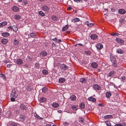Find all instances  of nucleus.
Instances as JSON below:
<instances>
[{
	"label": "nucleus",
	"instance_id": "35",
	"mask_svg": "<svg viewBox=\"0 0 126 126\" xmlns=\"http://www.w3.org/2000/svg\"><path fill=\"white\" fill-rule=\"evenodd\" d=\"M19 124L17 123L13 122L10 124V126H18Z\"/></svg>",
	"mask_w": 126,
	"mask_h": 126
},
{
	"label": "nucleus",
	"instance_id": "34",
	"mask_svg": "<svg viewBox=\"0 0 126 126\" xmlns=\"http://www.w3.org/2000/svg\"><path fill=\"white\" fill-rule=\"evenodd\" d=\"M79 21V18H76L72 19V20L71 21L74 23H75Z\"/></svg>",
	"mask_w": 126,
	"mask_h": 126
},
{
	"label": "nucleus",
	"instance_id": "24",
	"mask_svg": "<svg viewBox=\"0 0 126 126\" xmlns=\"http://www.w3.org/2000/svg\"><path fill=\"white\" fill-rule=\"evenodd\" d=\"M20 118L21 121H23L25 120L26 117L24 115L22 114L20 115Z\"/></svg>",
	"mask_w": 126,
	"mask_h": 126
},
{
	"label": "nucleus",
	"instance_id": "48",
	"mask_svg": "<svg viewBox=\"0 0 126 126\" xmlns=\"http://www.w3.org/2000/svg\"><path fill=\"white\" fill-rule=\"evenodd\" d=\"M115 126H126V124H124V126H123L121 124L119 123L116 124Z\"/></svg>",
	"mask_w": 126,
	"mask_h": 126
},
{
	"label": "nucleus",
	"instance_id": "55",
	"mask_svg": "<svg viewBox=\"0 0 126 126\" xmlns=\"http://www.w3.org/2000/svg\"><path fill=\"white\" fill-rule=\"evenodd\" d=\"M12 65V64H8L7 65V67L8 68H10Z\"/></svg>",
	"mask_w": 126,
	"mask_h": 126
},
{
	"label": "nucleus",
	"instance_id": "8",
	"mask_svg": "<svg viewBox=\"0 0 126 126\" xmlns=\"http://www.w3.org/2000/svg\"><path fill=\"white\" fill-rule=\"evenodd\" d=\"M8 42V39H2L1 40V42L4 45L6 44Z\"/></svg>",
	"mask_w": 126,
	"mask_h": 126
},
{
	"label": "nucleus",
	"instance_id": "53",
	"mask_svg": "<svg viewBox=\"0 0 126 126\" xmlns=\"http://www.w3.org/2000/svg\"><path fill=\"white\" fill-rule=\"evenodd\" d=\"M28 60L29 61H31L32 60V58L29 56H28Z\"/></svg>",
	"mask_w": 126,
	"mask_h": 126
},
{
	"label": "nucleus",
	"instance_id": "14",
	"mask_svg": "<svg viewBox=\"0 0 126 126\" xmlns=\"http://www.w3.org/2000/svg\"><path fill=\"white\" fill-rule=\"evenodd\" d=\"M119 13L121 14H124L126 12L125 10L123 9H119L118 10Z\"/></svg>",
	"mask_w": 126,
	"mask_h": 126
},
{
	"label": "nucleus",
	"instance_id": "56",
	"mask_svg": "<svg viewBox=\"0 0 126 126\" xmlns=\"http://www.w3.org/2000/svg\"><path fill=\"white\" fill-rule=\"evenodd\" d=\"M93 24L92 23H89L88 24H87V26L88 27H91L93 26Z\"/></svg>",
	"mask_w": 126,
	"mask_h": 126
},
{
	"label": "nucleus",
	"instance_id": "18",
	"mask_svg": "<svg viewBox=\"0 0 126 126\" xmlns=\"http://www.w3.org/2000/svg\"><path fill=\"white\" fill-rule=\"evenodd\" d=\"M86 79L84 78H81L80 80V82L82 83H84L86 82Z\"/></svg>",
	"mask_w": 126,
	"mask_h": 126
},
{
	"label": "nucleus",
	"instance_id": "47",
	"mask_svg": "<svg viewBox=\"0 0 126 126\" xmlns=\"http://www.w3.org/2000/svg\"><path fill=\"white\" fill-rule=\"evenodd\" d=\"M40 65L38 63H36L35 64V67L38 69L40 68Z\"/></svg>",
	"mask_w": 126,
	"mask_h": 126
},
{
	"label": "nucleus",
	"instance_id": "38",
	"mask_svg": "<svg viewBox=\"0 0 126 126\" xmlns=\"http://www.w3.org/2000/svg\"><path fill=\"white\" fill-rule=\"evenodd\" d=\"M68 28V25H65V26L63 27L62 29V31H65L67 30Z\"/></svg>",
	"mask_w": 126,
	"mask_h": 126
},
{
	"label": "nucleus",
	"instance_id": "49",
	"mask_svg": "<svg viewBox=\"0 0 126 126\" xmlns=\"http://www.w3.org/2000/svg\"><path fill=\"white\" fill-rule=\"evenodd\" d=\"M74 1L77 2H79L82 3L83 2L82 0H74Z\"/></svg>",
	"mask_w": 126,
	"mask_h": 126
},
{
	"label": "nucleus",
	"instance_id": "21",
	"mask_svg": "<svg viewBox=\"0 0 126 126\" xmlns=\"http://www.w3.org/2000/svg\"><path fill=\"white\" fill-rule=\"evenodd\" d=\"M52 106L54 108H56L58 107L59 104L57 103L54 102L52 104Z\"/></svg>",
	"mask_w": 126,
	"mask_h": 126
},
{
	"label": "nucleus",
	"instance_id": "16",
	"mask_svg": "<svg viewBox=\"0 0 126 126\" xmlns=\"http://www.w3.org/2000/svg\"><path fill=\"white\" fill-rule=\"evenodd\" d=\"M65 79L64 78H61L59 79V82L60 83H63L65 81Z\"/></svg>",
	"mask_w": 126,
	"mask_h": 126
},
{
	"label": "nucleus",
	"instance_id": "3",
	"mask_svg": "<svg viewBox=\"0 0 126 126\" xmlns=\"http://www.w3.org/2000/svg\"><path fill=\"white\" fill-rule=\"evenodd\" d=\"M26 105V103H22L20 105V107L22 110H26L27 108Z\"/></svg>",
	"mask_w": 126,
	"mask_h": 126
},
{
	"label": "nucleus",
	"instance_id": "11",
	"mask_svg": "<svg viewBox=\"0 0 126 126\" xmlns=\"http://www.w3.org/2000/svg\"><path fill=\"white\" fill-rule=\"evenodd\" d=\"M98 66V64L95 62H93L91 64V66L94 68H96Z\"/></svg>",
	"mask_w": 126,
	"mask_h": 126
},
{
	"label": "nucleus",
	"instance_id": "10",
	"mask_svg": "<svg viewBox=\"0 0 126 126\" xmlns=\"http://www.w3.org/2000/svg\"><path fill=\"white\" fill-rule=\"evenodd\" d=\"M71 108L73 110L77 111L78 109V106L77 105H72L71 106Z\"/></svg>",
	"mask_w": 126,
	"mask_h": 126
},
{
	"label": "nucleus",
	"instance_id": "60",
	"mask_svg": "<svg viewBox=\"0 0 126 126\" xmlns=\"http://www.w3.org/2000/svg\"><path fill=\"white\" fill-rule=\"evenodd\" d=\"M10 61L9 60H5L4 61V62L6 63H10Z\"/></svg>",
	"mask_w": 126,
	"mask_h": 126
},
{
	"label": "nucleus",
	"instance_id": "5",
	"mask_svg": "<svg viewBox=\"0 0 126 126\" xmlns=\"http://www.w3.org/2000/svg\"><path fill=\"white\" fill-rule=\"evenodd\" d=\"M116 74V73L115 71L114 70H112L109 73L108 75L109 77L112 78L113 77L115 76Z\"/></svg>",
	"mask_w": 126,
	"mask_h": 126
},
{
	"label": "nucleus",
	"instance_id": "25",
	"mask_svg": "<svg viewBox=\"0 0 126 126\" xmlns=\"http://www.w3.org/2000/svg\"><path fill=\"white\" fill-rule=\"evenodd\" d=\"M23 61L21 59H18L16 61V63L17 64L20 65L23 63Z\"/></svg>",
	"mask_w": 126,
	"mask_h": 126
},
{
	"label": "nucleus",
	"instance_id": "44",
	"mask_svg": "<svg viewBox=\"0 0 126 126\" xmlns=\"http://www.w3.org/2000/svg\"><path fill=\"white\" fill-rule=\"evenodd\" d=\"M105 122L106 124V125L107 126H111V124L110 121H105Z\"/></svg>",
	"mask_w": 126,
	"mask_h": 126
},
{
	"label": "nucleus",
	"instance_id": "59",
	"mask_svg": "<svg viewBox=\"0 0 126 126\" xmlns=\"http://www.w3.org/2000/svg\"><path fill=\"white\" fill-rule=\"evenodd\" d=\"M72 9V7H68L67 8V10H69V11H70V10H71Z\"/></svg>",
	"mask_w": 126,
	"mask_h": 126
},
{
	"label": "nucleus",
	"instance_id": "30",
	"mask_svg": "<svg viewBox=\"0 0 126 126\" xmlns=\"http://www.w3.org/2000/svg\"><path fill=\"white\" fill-rule=\"evenodd\" d=\"M13 30L15 32H16L18 31V28L16 25H14L13 26Z\"/></svg>",
	"mask_w": 126,
	"mask_h": 126
},
{
	"label": "nucleus",
	"instance_id": "7",
	"mask_svg": "<svg viewBox=\"0 0 126 126\" xmlns=\"http://www.w3.org/2000/svg\"><path fill=\"white\" fill-rule=\"evenodd\" d=\"M40 54L41 56L45 57L47 55V53L45 51H42L40 52Z\"/></svg>",
	"mask_w": 126,
	"mask_h": 126
},
{
	"label": "nucleus",
	"instance_id": "1",
	"mask_svg": "<svg viewBox=\"0 0 126 126\" xmlns=\"http://www.w3.org/2000/svg\"><path fill=\"white\" fill-rule=\"evenodd\" d=\"M110 59L112 63V65L115 67L116 66H117V63L115 57L114 56H111Z\"/></svg>",
	"mask_w": 126,
	"mask_h": 126
},
{
	"label": "nucleus",
	"instance_id": "31",
	"mask_svg": "<svg viewBox=\"0 0 126 126\" xmlns=\"http://www.w3.org/2000/svg\"><path fill=\"white\" fill-rule=\"evenodd\" d=\"M88 99L89 100L92 102H94L96 100V99L95 98L91 97H89Z\"/></svg>",
	"mask_w": 126,
	"mask_h": 126
},
{
	"label": "nucleus",
	"instance_id": "19",
	"mask_svg": "<svg viewBox=\"0 0 126 126\" xmlns=\"http://www.w3.org/2000/svg\"><path fill=\"white\" fill-rule=\"evenodd\" d=\"M12 10L15 12H17L19 10V8L16 6H14L12 7Z\"/></svg>",
	"mask_w": 126,
	"mask_h": 126
},
{
	"label": "nucleus",
	"instance_id": "12",
	"mask_svg": "<svg viewBox=\"0 0 126 126\" xmlns=\"http://www.w3.org/2000/svg\"><path fill=\"white\" fill-rule=\"evenodd\" d=\"M26 89L28 91H31L32 89V87L31 85H28L27 86Z\"/></svg>",
	"mask_w": 126,
	"mask_h": 126
},
{
	"label": "nucleus",
	"instance_id": "54",
	"mask_svg": "<svg viewBox=\"0 0 126 126\" xmlns=\"http://www.w3.org/2000/svg\"><path fill=\"white\" fill-rule=\"evenodd\" d=\"M69 125V124L67 122H65L63 123V125L65 126H67Z\"/></svg>",
	"mask_w": 126,
	"mask_h": 126
},
{
	"label": "nucleus",
	"instance_id": "6",
	"mask_svg": "<svg viewBox=\"0 0 126 126\" xmlns=\"http://www.w3.org/2000/svg\"><path fill=\"white\" fill-rule=\"evenodd\" d=\"M116 41L118 43H119L121 45H122L124 43L123 40L120 38H117L116 39Z\"/></svg>",
	"mask_w": 126,
	"mask_h": 126
},
{
	"label": "nucleus",
	"instance_id": "26",
	"mask_svg": "<svg viewBox=\"0 0 126 126\" xmlns=\"http://www.w3.org/2000/svg\"><path fill=\"white\" fill-rule=\"evenodd\" d=\"M17 94V92L16 91L14 88H12V90L11 94Z\"/></svg>",
	"mask_w": 126,
	"mask_h": 126
},
{
	"label": "nucleus",
	"instance_id": "46",
	"mask_svg": "<svg viewBox=\"0 0 126 126\" xmlns=\"http://www.w3.org/2000/svg\"><path fill=\"white\" fill-rule=\"evenodd\" d=\"M0 76L4 80H5L6 79V76L4 74H0Z\"/></svg>",
	"mask_w": 126,
	"mask_h": 126
},
{
	"label": "nucleus",
	"instance_id": "63",
	"mask_svg": "<svg viewBox=\"0 0 126 126\" xmlns=\"http://www.w3.org/2000/svg\"><path fill=\"white\" fill-rule=\"evenodd\" d=\"M58 112L59 113H62V111L61 110H58Z\"/></svg>",
	"mask_w": 126,
	"mask_h": 126
},
{
	"label": "nucleus",
	"instance_id": "57",
	"mask_svg": "<svg viewBox=\"0 0 126 126\" xmlns=\"http://www.w3.org/2000/svg\"><path fill=\"white\" fill-rule=\"evenodd\" d=\"M17 95H11L12 96V97H13L15 99L17 97Z\"/></svg>",
	"mask_w": 126,
	"mask_h": 126
},
{
	"label": "nucleus",
	"instance_id": "33",
	"mask_svg": "<svg viewBox=\"0 0 126 126\" xmlns=\"http://www.w3.org/2000/svg\"><path fill=\"white\" fill-rule=\"evenodd\" d=\"M15 19L16 20H19L20 19V16L18 15H15L14 16Z\"/></svg>",
	"mask_w": 126,
	"mask_h": 126
},
{
	"label": "nucleus",
	"instance_id": "37",
	"mask_svg": "<svg viewBox=\"0 0 126 126\" xmlns=\"http://www.w3.org/2000/svg\"><path fill=\"white\" fill-rule=\"evenodd\" d=\"M46 101V98L44 97H42L40 99V101L41 102H44Z\"/></svg>",
	"mask_w": 126,
	"mask_h": 126
},
{
	"label": "nucleus",
	"instance_id": "17",
	"mask_svg": "<svg viewBox=\"0 0 126 126\" xmlns=\"http://www.w3.org/2000/svg\"><path fill=\"white\" fill-rule=\"evenodd\" d=\"M96 47L97 49L98 50H100L103 48V46L100 44H99L96 46Z\"/></svg>",
	"mask_w": 126,
	"mask_h": 126
},
{
	"label": "nucleus",
	"instance_id": "29",
	"mask_svg": "<svg viewBox=\"0 0 126 126\" xmlns=\"http://www.w3.org/2000/svg\"><path fill=\"white\" fill-rule=\"evenodd\" d=\"M70 99L71 100L74 101L76 99V97L75 95H72L70 97Z\"/></svg>",
	"mask_w": 126,
	"mask_h": 126
},
{
	"label": "nucleus",
	"instance_id": "43",
	"mask_svg": "<svg viewBox=\"0 0 126 126\" xmlns=\"http://www.w3.org/2000/svg\"><path fill=\"white\" fill-rule=\"evenodd\" d=\"M42 92L44 93L46 92L47 91V89L46 87H44L42 89Z\"/></svg>",
	"mask_w": 126,
	"mask_h": 126
},
{
	"label": "nucleus",
	"instance_id": "23",
	"mask_svg": "<svg viewBox=\"0 0 126 126\" xmlns=\"http://www.w3.org/2000/svg\"><path fill=\"white\" fill-rule=\"evenodd\" d=\"M10 34L8 32H3L2 33V35L3 37H7Z\"/></svg>",
	"mask_w": 126,
	"mask_h": 126
},
{
	"label": "nucleus",
	"instance_id": "51",
	"mask_svg": "<svg viewBox=\"0 0 126 126\" xmlns=\"http://www.w3.org/2000/svg\"><path fill=\"white\" fill-rule=\"evenodd\" d=\"M35 117L39 119H43V118H42L41 117H40L38 115H37L36 114Z\"/></svg>",
	"mask_w": 126,
	"mask_h": 126
},
{
	"label": "nucleus",
	"instance_id": "40",
	"mask_svg": "<svg viewBox=\"0 0 126 126\" xmlns=\"http://www.w3.org/2000/svg\"><path fill=\"white\" fill-rule=\"evenodd\" d=\"M38 14L42 16H44L45 15V14L41 11H39L38 12Z\"/></svg>",
	"mask_w": 126,
	"mask_h": 126
},
{
	"label": "nucleus",
	"instance_id": "52",
	"mask_svg": "<svg viewBox=\"0 0 126 126\" xmlns=\"http://www.w3.org/2000/svg\"><path fill=\"white\" fill-rule=\"evenodd\" d=\"M10 96L11 97L10 99L11 101L13 102L15 101V99H14V98L13 97H12V96H11V95Z\"/></svg>",
	"mask_w": 126,
	"mask_h": 126
},
{
	"label": "nucleus",
	"instance_id": "2",
	"mask_svg": "<svg viewBox=\"0 0 126 126\" xmlns=\"http://www.w3.org/2000/svg\"><path fill=\"white\" fill-rule=\"evenodd\" d=\"M92 87L94 90H100L101 89L100 86L96 84H93L92 86Z\"/></svg>",
	"mask_w": 126,
	"mask_h": 126
},
{
	"label": "nucleus",
	"instance_id": "4",
	"mask_svg": "<svg viewBox=\"0 0 126 126\" xmlns=\"http://www.w3.org/2000/svg\"><path fill=\"white\" fill-rule=\"evenodd\" d=\"M68 66L64 63L61 64L60 66V68L63 70H66L68 68Z\"/></svg>",
	"mask_w": 126,
	"mask_h": 126
},
{
	"label": "nucleus",
	"instance_id": "32",
	"mask_svg": "<svg viewBox=\"0 0 126 126\" xmlns=\"http://www.w3.org/2000/svg\"><path fill=\"white\" fill-rule=\"evenodd\" d=\"M52 19L55 21H56L58 19V17L56 16H53L51 17Z\"/></svg>",
	"mask_w": 126,
	"mask_h": 126
},
{
	"label": "nucleus",
	"instance_id": "13",
	"mask_svg": "<svg viewBox=\"0 0 126 126\" xmlns=\"http://www.w3.org/2000/svg\"><path fill=\"white\" fill-rule=\"evenodd\" d=\"M97 35L95 34H92L90 36V38L93 40L96 39L97 38Z\"/></svg>",
	"mask_w": 126,
	"mask_h": 126
},
{
	"label": "nucleus",
	"instance_id": "41",
	"mask_svg": "<svg viewBox=\"0 0 126 126\" xmlns=\"http://www.w3.org/2000/svg\"><path fill=\"white\" fill-rule=\"evenodd\" d=\"M110 35L112 36H118V35H120V34L118 33H116L114 32L111 33L110 34Z\"/></svg>",
	"mask_w": 126,
	"mask_h": 126
},
{
	"label": "nucleus",
	"instance_id": "50",
	"mask_svg": "<svg viewBox=\"0 0 126 126\" xmlns=\"http://www.w3.org/2000/svg\"><path fill=\"white\" fill-rule=\"evenodd\" d=\"M23 3L25 5L27 4L28 3V1L26 0H24L22 1Z\"/></svg>",
	"mask_w": 126,
	"mask_h": 126
},
{
	"label": "nucleus",
	"instance_id": "15",
	"mask_svg": "<svg viewBox=\"0 0 126 126\" xmlns=\"http://www.w3.org/2000/svg\"><path fill=\"white\" fill-rule=\"evenodd\" d=\"M7 22L6 21H3L0 23V27H3L4 26L7 24Z\"/></svg>",
	"mask_w": 126,
	"mask_h": 126
},
{
	"label": "nucleus",
	"instance_id": "22",
	"mask_svg": "<svg viewBox=\"0 0 126 126\" xmlns=\"http://www.w3.org/2000/svg\"><path fill=\"white\" fill-rule=\"evenodd\" d=\"M42 9L44 11H47L49 10L48 6L46 5H44L43 6Z\"/></svg>",
	"mask_w": 126,
	"mask_h": 126
},
{
	"label": "nucleus",
	"instance_id": "36",
	"mask_svg": "<svg viewBox=\"0 0 126 126\" xmlns=\"http://www.w3.org/2000/svg\"><path fill=\"white\" fill-rule=\"evenodd\" d=\"M85 104L83 103H81L79 105V107L81 109L84 108Z\"/></svg>",
	"mask_w": 126,
	"mask_h": 126
},
{
	"label": "nucleus",
	"instance_id": "62",
	"mask_svg": "<svg viewBox=\"0 0 126 126\" xmlns=\"http://www.w3.org/2000/svg\"><path fill=\"white\" fill-rule=\"evenodd\" d=\"M57 39L56 38H54V39H52V40L53 41H55L56 42H57Z\"/></svg>",
	"mask_w": 126,
	"mask_h": 126
},
{
	"label": "nucleus",
	"instance_id": "58",
	"mask_svg": "<svg viewBox=\"0 0 126 126\" xmlns=\"http://www.w3.org/2000/svg\"><path fill=\"white\" fill-rule=\"evenodd\" d=\"M8 28L10 30H11L12 29H13V26L12 27L11 26H10L8 27Z\"/></svg>",
	"mask_w": 126,
	"mask_h": 126
},
{
	"label": "nucleus",
	"instance_id": "9",
	"mask_svg": "<svg viewBox=\"0 0 126 126\" xmlns=\"http://www.w3.org/2000/svg\"><path fill=\"white\" fill-rule=\"evenodd\" d=\"M116 52L119 54H123L124 53L123 50L120 48H117L116 51Z\"/></svg>",
	"mask_w": 126,
	"mask_h": 126
},
{
	"label": "nucleus",
	"instance_id": "45",
	"mask_svg": "<svg viewBox=\"0 0 126 126\" xmlns=\"http://www.w3.org/2000/svg\"><path fill=\"white\" fill-rule=\"evenodd\" d=\"M126 78L125 76H123L121 77L120 79L122 81H124L126 79Z\"/></svg>",
	"mask_w": 126,
	"mask_h": 126
},
{
	"label": "nucleus",
	"instance_id": "64",
	"mask_svg": "<svg viewBox=\"0 0 126 126\" xmlns=\"http://www.w3.org/2000/svg\"><path fill=\"white\" fill-rule=\"evenodd\" d=\"M106 95V97L107 98L110 97L111 95Z\"/></svg>",
	"mask_w": 126,
	"mask_h": 126
},
{
	"label": "nucleus",
	"instance_id": "28",
	"mask_svg": "<svg viewBox=\"0 0 126 126\" xmlns=\"http://www.w3.org/2000/svg\"><path fill=\"white\" fill-rule=\"evenodd\" d=\"M84 52L85 54L87 56H90L91 54V52L89 50L85 51Z\"/></svg>",
	"mask_w": 126,
	"mask_h": 126
},
{
	"label": "nucleus",
	"instance_id": "61",
	"mask_svg": "<svg viewBox=\"0 0 126 126\" xmlns=\"http://www.w3.org/2000/svg\"><path fill=\"white\" fill-rule=\"evenodd\" d=\"M62 42V40L60 39H57V41L56 42H57L59 43Z\"/></svg>",
	"mask_w": 126,
	"mask_h": 126
},
{
	"label": "nucleus",
	"instance_id": "42",
	"mask_svg": "<svg viewBox=\"0 0 126 126\" xmlns=\"http://www.w3.org/2000/svg\"><path fill=\"white\" fill-rule=\"evenodd\" d=\"M42 73L44 75H47L48 73V71L46 70H43L42 71Z\"/></svg>",
	"mask_w": 126,
	"mask_h": 126
},
{
	"label": "nucleus",
	"instance_id": "20",
	"mask_svg": "<svg viewBox=\"0 0 126 126\" xmlns=\"http://www.w3.org/2000/svg\"><path fill=\"white\" fill-rule=\"evenodd\" d=\"M113 116L112 115H108L105 116L104 117V118L105 119L112 118Z\"/></svg>",
	"mask_w": 126,
	"mask_h": 126
},
{
	"label": "nucleus",
	"instance_id": "39",
	"mask_svg": "<svg viewBox=\"0 0 126 126\" xmlns=\"http://www.w3.org/2000/svg\"><path fill=\"white\" fill-rule=\"evenodd\" d=\"M19 43V42L17 40H15L14 41L13 44L14 45H17Z\"/></svg>",
	"mask_w": 126,
	"mask_h": 126
},
{
	"label": "nucleus",
	"instance_id": "27",
	"mask_svg": "<svg viewBox=\"0 0 126 126\" xmlns=\"http://www.w3.org/2000/svg\"><path fill=\"white\" fill-rule=\"evenodd\" d=\"M30 36L33 38H36L37 37V35L34 32H32L30 33Z\"/></svg>",
	"mask_w": 126,
	"mask_h": 126
}]
</instances>
